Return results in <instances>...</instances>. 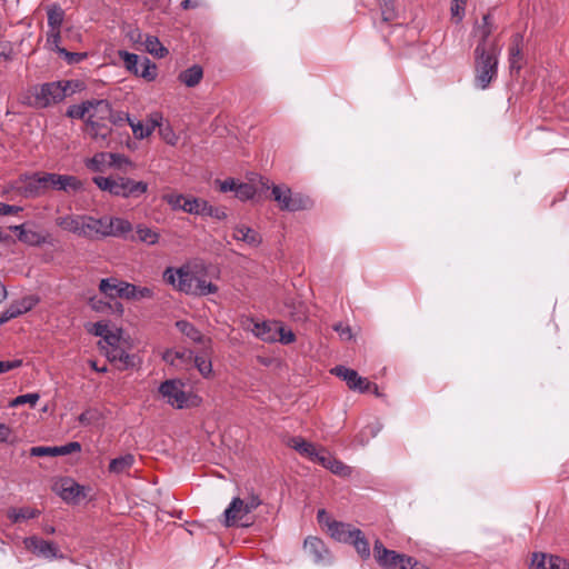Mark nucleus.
Masks as SVG:
<instances>
[{"label":"nucleus","mask_w":569,"mask_h":569,"mask_svg":"<svg viewBox=\"0 0 569 569\" xmlns=\"http://www.w3.org/2000/svg\"><path fill=\"white\" fill-rule=\"evenodd\" d=\"M92 181L101 191L123 199L139 198L149 190V184L146 181L133 180L122 174L97 176L92 178Z\"/></svg>","instance_id":"1"},{"label":"nucleus","mask_w":569,"mask_h":569,"mask_svg":"<svg viewBox=\"0 0 569 569\" xmlns=\"http://www.w3.org/2000/svg\"><path fill=\"white\" fill-rule=\"evenodd\" d=\"M500 49L483 50L475 48V84L479 89H487L498 76Z\"/></svg>","instance_id":"2"},{"label":"nucleus","mask_w":569,"mask_h":569,"mask_svg":"<svg viewBox=\"0 0 569 569\" xmlns=\"http://www.w3.org/2000/svg\"><path fill=\"white\" fill-rule=\"evenodd\" d=\"M99 290L108 298H122L127 300L151 299L154 296L153 289L149 287H137L117 278H106L100 281Z\"/></svg>","instance_id":"3"},{"label":"nucleus","mask_w":569,"mask_h":569,"mask_svg":"<svg viewBox=\"0 0 569 569\" xmlns=\"http://www.w3.org/2000/svg\"><path fill=\"white\" fill-rule=\"evenodd\" d=\"M272 198L278 203L279 208L284 211H299L307 210L312 207V200L299 192H292L286 186H273Z\"/></svg>","instance_id":"4"},{"label":"nucleus","mask_w":569,"mask_h":569,"mask_svg":"<svg viewBox=\"0 0 569 569\" xmlns=\"http://www.w3.org/2000/svg\"><path fill=\"white\" fill-rule=\"evenodd\" d=\"M70 92L69 81L48 82L36 89L34 101L37 107L47 108L63 100Z\"/></svg>","instance_id":"5"},{"label":"nucleus","mask_w":569,"mask_h":569,"mask_svg":"<svg viewBox=\"0 0 569 569\" xmlns=\"http://www.w3.org/2000/svg\"><path fill=\"white\" fill-rule=\"evenodd\" d=\"M373 556L376 561L386 569H407L410 563V557L387 549L380 540L373 545Z\"/></svg>","instance_id":"6"},{"label":"nucleus","mask_w":569,"mask_h":569,"mask_svg":"<svg viewBox=\"0 0 569 569\" xmlns=\"http://www.w3.org/2000/svg\"><path fill=\"white\" fill-rule=\"evenodd\" d=\"M13 189L24 198H36L43 194L47 191L44 172L21 176L14 181Z\"/></svg>","instance_id":"7"},{"label":"nucleus","mask_w":569,"mask_h":569,"mask_svg":"<svg viewBox=\"0 0 569 569\" xmlns=\"http://www.w3.org/2000/svg\"><path fill=\"white\" fill-rule=\"evenodd\" d=\"M28 551L46 560L63 559V555L57 543L44 540L38 536H31L23 540Z\"/></svg>","instance_id":"8"},{"label":"nucleus","mask_w":569,"mask_h":569,"mask_svg":"<svg viewBox=\"0 0 569 569\" xmlns=\"http://www.w3.org/2000/svg\"><path fill=\"white\" fill-rule=\"evenodd\" d=\"M184 385L180 380H166L159 387V393L167 402L178 409H182L188 403V395L183 390Z\"/></svg>","instance_id":"9"},{"label":"nucleus","mask_w":569,"mask_h":569,"mask_svg":"<svg viewBox=\"0 0 569 569\" xmlns=\"http://www.w3.org/2000/svg\"><path fill=\"white\" fill-rule=\"evenodd\" d=\"M493 29L491 14H483L481 22H477L472 30V34L478 38L476 48H482L483 50L500 49L495 40H490Z\"/></svg>","instance_id":"10"},{"label":"nucleus","mask_w":569,"mask_h":569,"mask_svg":"<svg viewBox=\"0 0 569 569\" xmlns=\"http://www.w3.org/2000/svg\"><path fill=\"white\" fill-rule=\"evenodd\" d=\"M47 191L49 189L59 191H79L83 183L74 176L44 172Z\"/></svg>","instance_id":"11"},{"label":"nucleus","mask_w":569,"mask_h":569,"mask_svg":"<svg viewBox=\"0 0 569 569\" xmlns=\"http://www.w3.org/2000/svg\"><path fill=\"white\" fill-rule=\"evenodd\" d=\"M303 551L316 565H328L331 561L330 551L317 537L310 536L305 539Z\"/></svg>","instance_id":"12"},{"label":"nucleus","mask_w":569,"mask_h":569,"mask_svg":"<svg viewBox=\"0 0 569 569\" xmlns=\"http://www.w3.org/2000/svg\"><path fill=\"white\" fill-rule=\"evenodd\" d=\"M28 223L11 226L10 230L17 232V238L20 242L31 247H40L48 242V234L28 228Z\"/></svg>","instance_id":"13"},{"label":"nucleus","mask_w":569,"mask_h":569,"mask_svg":"<svg viewBox=\"0 0 569 569\" xmlns=\"http://www.w3.org/2000/svg\"><path fill=\"white\" fill-rule=\"evenodd\" d=\"M111 132L112 129L103 121L93 119H87L86 121L84 133L100 147L108 146Z\"/></svg>","instance_id":"14"},{"label":"nucleus","mask_w":569,"mask_h":569,"mask_svg":"<svg viewBox=\"0 0 569 569\" xmlns=\"http://www.w3.org/2000/svg\"><path fill=\"white\" fill-rule=\"evenodd\" d=\"M102 352L110 362L117 365L119 370H126L134 366L133 356L129 355L121 343L111 348L106 346V350Z\"/></svg>","instance_id":"15"},{"label":"nucleus","mask_w":569,"mask_h":569,"mask_svg":"<svg viewBox=\"0 0 569 569\" xmlns=\"http://www.w3.org/2000/svg\"><path fill=\"white\" fill-rule=\"evenodd\" d=\"M523 36L515 33L511 37V42L508 52L509 67L511 72H519L523 63L522 54Z\"/></svg>","instance_id":"16"},{"label":"nucleus","mask_w":569,"mask_h":569,"mask_svg":"<svg viewBox=\"0 0 569 569\" xmlns=\"http://www.w3.org/2000/svg\"><path fill=\"white\" fill-rule=\"evenodd\" d=\"M316 462L320 463L322 467L329 469L332 473L340 477H349L351 475V468L345 465L342 461L332 457L327 450L321 449V453L319 455Z\"/></svg>","instance_id":"17"},{"label":"nucleus","mask_w":569,"mask_h":569,"mask_svg":"<svg viewBox=\"0 0 569 569\" xmlns=\"http://www.w3.org/2000/svg\"><path fill=\"white\" fill-rule=\"evenodd\" d=\"M56 224L61 229L84 237V214H67L58 217Z\"/></svg>","instance_id":"18"},{"label":"nucleus","mask_w":569,"mask_h":569,"mask_svg":"<svg viewBox=\"0 0 569 569\" xmlns=\"http://www.w3.org/2000/svg\"><path fill=\"white\" fill-rule=\"evenodd\" d=\"M132 231V224L129 220L118 217H108V227L104 228L107 237H124Z\"/></svg>","instance_id":"19"},{"label":"nucleus","mask_w":569,"mask_h":569,"mask_svg":"<svg viewBox=\"0 0 569 569\" xmlns=\"http://www.w3.org/2000/svg\"><path fill=\"white\" fill-rule=\"evenodd\" d=\"M356 528H352L348 523H343L336 520L327 521V530L331 538L339 542L348 543L349 540L352 539L353 532Z\"/></svg>","instance_id":"20"},{"label":"nucleus","mask_w":569,"mask_h":569,"mask_svg":"<svg viewBox=\"0 0 569 569\" xmlns=\"http://www.w3.org/2000/svg\"><path fill=\"white\" fill-rule=\"evenodd\" d=\"M247 515L248 512H244L243 500L240 498H233L229 507L224 510L226 526L230 527L236 523L247 526V523L242 522Z\"/></svg>","instance_id":"21"},{"label":"nucleus","mask_w":569,"mask_h":569,"mask_svg":"<svg viewBox=\"0 0 569 569\" xmlns=\"http://www.w3.org/2000/svg\"><path fill=\"white\" fill-rule=\"evenodd\" d=\"M84 238H107L104 234V228L108 227V217L94 218L84 214Z\"/></svg>","instance_id":"22"},{"label":"nucleus","mask_w":569,"mask_h":569,"mask_svg":"<svg viewBox=\"0 0 569 569\" xmlns=\"http://www.w3.org/2000/svg\"><path fill=\"white\" fill-rule=\"evenodd\" d=\"M254 336L267 342L278 341L279 323L278 322H262L254 323L252 329Z\"/></svg>","instance_id":"23"},{"label":"nucleus","mask_w":569,"mask_h":569,"mask_svg":"<svg viewBox=\"0 0 569 569\" xmlns=\"http://www.w3.org/2000/svg\"><path fill=\"white\" fill-rule=\"evenodd\" d=\"M90 111L88 112V119L98 121L108 120L111 116V104L108 100H89Z\"/></svg>","instance_id":"24"},{"label":"nucleus","mask_w":569,"mask_h":569,"mask_svg":"<svg viewBox=\"0 0 569 569\" xmlns=\"http://www.w3.org/2000/svg\"><path fill=\"white\" fill-rule=\"evenodd\" d=\"M331 373L346 381L347 386L351 390H353L355 387H359L358 383H363L362 377H360L356 370L347 368L345 366H337L332 368Z\"/></svg>","instance_id":"25"},{"label":"nucleus","mask_w":569,"mask_h":569,"mask_svg":"<svg viewBox=\"0 0 569 569\" xmlns=\"http://www.w3.org/2000/svg\"><path fill=\"white\" fill-rule=\"evenodd\" d=\"M290 446L296 449L302 456L308 457L310 460L316 461L321 453V449L318 450L315 445L306 441L300 437H295L290 440Z\"/></svg>","instance_id":"26"},{"label":"nucleus","mask_w":569,"mask_h":569,"mask_svg":"<svg viewBox=\"0 0 569 569\" xmlns=\"http://www.w3.org/2000/svg\"><path fill=\"white\" fill-rule=\"evenodd\" d=\"M179 281L177 283V290L184 292L187 295L194 293V284L197 281V276H194L191 271L186 268H179Z\"/></svg>","instance_id":"27"},{"label":"nucleus","mask_w":569,"mask_h":569,"mask_svg":"<svg viewBox=\"0 0 569 569\" xmlns=\"http://www.w3.org/2000/svg\"><path fill=\"white\" fill-rule=\"evenodd\" d=\"M159 233L143 224H138L136 229V234H131L129 239L131 241H141L143 243H147L149 246L156 244L159 241Z\"/></svg>","instance_id":"28"},{"label":"nucleus","mask_w":569,"mask_h":569,"mask_svg":"<svg viewBox=\"0 0 569 569\" xmlns=\"http://www.w3.org/2000/svg\"><path fill=\"white\" fill-rule=\"evenodd\" d=\"M134 463V456L127 453L124 456L114 458L109 463V471L116 475H122L129 472Z\"/></svg>","instance_id":"29"},{"label":"nucleus","mask_w":569,"mask_h":569,"mask_svg":"<svg viewBox=\"0 0 569 569\" xmlns=\"http://www.w3.org/2000/svg\"><path fill=\"white\" fill-rule=\"evenodd\" d=\"M233 238L253 247L261 242L259 233L246 226H237L233 231Z\"/></svg>","instance_id":"30"},{"label":"nucleus","mask_w":569,"mask_h":569,"mask_svg":"<svg viewBox=\"0 0 569 569\" xmlns=\"http://www.w3.org/2000/svg\"><path fill=\"white\" fill-rule=\"evenodd\" d=\"M203 77V70L200 66L193 64L179 74V80L189 88L196 87Z\"/></svg>","instance_id":"31"},{"label":"nucleus","mask_w":569,"mask_h":569,"mask_svg":"<svg viewBox=\"0 0 569 569\" xmlns=\"http://www.w3.org/2000/svg\"><path fill=\"white\" fill-rule=\"evenodd\" d=\"M81 492V487L72 479H63L60 485V496L64 501H74Z\"/></svg>","instance_id":"32"},{"label":"nucleus","mask_w":569,"mask_h":569,"mask_svg":"<svg viewBox=\"0 0 569 569\" xmlns=\"http://www.w3.org/2000/svg\"><path fill=\"white\" fill-rule=\"evenodd\" d=\"M348 543L353 545L359 556L363 559L370 557V546L360 529H355L352 539Z\"/></svg>","instance_id":"33"},{"label":"nucleus","mask_w":569,"mask_h":569,"mask_svg":"<svg viewBox=\"0 0 569 569\" xmlns=\"http://www.w3.org/2000/svg\"><path fill=\"white\" fill-rule=\"evenodd\" d=\"M47 14L50 30H60L64 19L62 8L59 4H51L47 8Z\"/></svg>","instance_id":"34"},{"label":"nucleus","mask_w":569,"mask_h":569,"mask_svg":"<svg viewBox=\"0 0 569 569\" xmlns=\"http://www.w3.org/2000/svg\"><path fill=\"white\" fill-rule=\"evenodd\" d=\"M39 511L30 507L11 508L8 510V518L17 523L23 520L33 519L39 516Z\"/></svg>","instance_id":"35"},{"label":"nucleus","mask_w":569,"mask_h":569,"mask_svg":"<svg viewBox=\"0 0 569 569\" xmlns=\"http://www.w3.org/2000/svg\"><path fill=\"white\" fill-rule=\"evenodd\" d=\"M143 44L146 50L156 58H163L169 52L156 36H146Z\"/></svg>","instance_id":"36"},{"label":"nucleus","mask_w":569,"mask_h":569,"mask_svg":"<svg viewBox=\"0 0 569 569\" xmlns=\"http://www.w3.org/2000/svg\"><path fill=\"white\" fill-rule=\"evenodd\" d=\"M110 152H98L86 160V167L93 172H102L108 166Z\"/></svg>","instance_id":"37"},{"label":"nucleus","mask_w":569,"mask_h":569,"mask_svg":"<svg viewBox=\"0 0 569 569\" xmlns=\"http://www.w3.org/2000/svg\"><path fill=\"white\" fill-rule=\"evenodd\" d=\"M177 329L194 342H202V333L190 322L186 320H179L176 322Z\"/></svg>","instance_id":"38"},{"label":"nucleus","mask_w":569,"mask_h":569,"mask_svg":"<svg viewBox=\"0 0 569 569\" xmlns=\"http://www.w3.org/2000/svg\"><path fill=\"white\" fill-rule=\"evenodd\" d=\"M108 167L127 172L129 169L134 168V163L124 154L110 152Z\"/></svg>","instance_id":"39"},{"label":"nucleus","mask_w":569,"mask_h":569,"mask_svg":"<svg viewBox=\"0 0 569 569\" xmlns=\"http://www.w3.org/2000/svg\"><path fill=\"white\" fill-rule=\"evenodd\" d=\"M136 76H139L148 81H152L157 77V67L153 62L150 61V59L144 57L139 66V72H137Z\"/></svg>","instance_id":"40"},{"label":"nucleus","mask_w":569,"mask_h":569,"mask_svg":"<svg viewBox=\"0 0 569 569\" xmlns=\"http://www.w3.org/2000/svg\"><path fill=\"white\" fill-rule=\"evenodd\" d=\"M119 57L122 59L127 70L134 74L139 72L141 61L138 54L128 51H119Z\"/></svg>","instance_id":"41"},{"label":"nucleus","mask_w":569,"mask_h":569,"mask_svg":"<svg viewBox=\"0 0 569 569\" xmlns=\"http://www.w3.org/2000/svg\"><path fill=\"white\" fill-rule=\"evenodd\" d=\"M120 343H121V330L118 329L116 331L110 330L106 335V337L98 342V346L101 351H104L106 346L111 348V347H116Z\"/></svg>","instance_id":"42"},{"label":"nucleus","mask_w":569,"mask_h":569,"mask_svg":"<svg viewBox=\"0 0 569 569\" xmlns=\"http://www.w3.org/2000/svg\"><path fill=\"white\" fill-rule=\"evenodd\" d=\"M194 289V296H207L217 292L218 287L212 282H208L204 279L197 277Z\"/></svg>","instance_id":"43"},{"label":"nucleus","mask_w":569,"mask_h":569,"mask_svg":"<svg viewBox=\"0 0 569 569\" xmlns=\"http://www.w3.org/2000/svg\"><path fill=\"white\" fill-rule=\"evenodd\" d=\"M192 359V352L191 351H173L168 350L163 355V360L173 365L178 366L177 360H191Z\"/></svg>","instance_id":"44"},{"label":"nucleus","mask_w":569,"mask_h":569,"mask_svg":"<svg viewBox=\"0 0 569 569\" xmlns=\"http://www.w3.org/2000/svg\"><path fill=\"white\" fill-rule=\"evenodd\" d=\"M90 106L89 100L81 104L71 106L67 111V116L76 119H83L90 111Z\"/></svg>","instance_id":"45"},{"label":"nucleus","mask_w":569,"mask_h":569,"mask_svg":"<svg viewBox=\"0 0 569 569\" xmlns=\"http://www.w3.org/2000/svg\"><path fill=\"white\" fill-rule=\"evenodd\" d=\"M254 193V187L249 183H238L234 191L236 197L242 201L251 199Z\"/></svg>","instance_id":"46"},{"label":"nucleus","mask_w":569,"mask_h":569,"mask_svg":"<svg viewBox=\"0 0 569 569\" xmlns=\"http://www.w3.org/2000/svg\"><path fill=\"white\" fill-rule=\"evenodd\" d=\"M202 202H203V199L187 198V201H183V211L187 213H190V214L200 216Z\"/></svg>","instance_id":"47"},{"label":"nucleus","mask_w":569,"mask_h":569,"mask_svg":"<svg viewBox=\"0 0 569 569\" xmlns=\"http://www.w3.org/2000/svg\"><path fill=\"white\" fill-rule=\"evenodd\" d=\"M193 361L194 366L203 377H208L211 373L212 365L211 361H209L206 357L196 356Z\"/></svg>","instance_id":"48"},{"label":"nucleus","mask_w":569,"mask_h":569,"mask_svg":"<svg viewBox=\"0 0 569 569\" xmlns=\"http://www.w3.org/2000/svg\"><path fill=\"white\" fill-rule=\"evenodd\" d=\"M40 396L39 393H26V395H21V396H18L17 398H14L10 406L11 407H18V406H21V405H24V403H30L31 406H34L38 400H39Z\"/></svg>","instance_id":"49"},{"label":"nucleus","mask_w":569,"mask_h":569,"mask_svg":"<svg viewBox=\"0 0 569 569\" xmlns=\"http://www.w3.org/2000/svg\"><path fill=\"white\" fill-rule=\"evenodd\" d=\"M38 301L39 300L37 297L28 296V297L22 298L19 301H16L14 306H17V308L21 311V315H23V313L28 312L29 310H31L38 303Z\"/></svg>","instance_id":"50"},{"label":"nucleus","mask_w":569,"mask_h":569,"mask_svg":"<svg viewBox=\"0 0 569 569\" xmlns=\"http://www.w3.org/2000/svg\"><path fill=\"white\" fill-rule=\"evenodd\" d=\"M30 455L33 457H56L59 456L58 447H32L30 449Z\"/></svg>","instance_id":"51"},{"label":"nucleus","mask_w":569,"mask_h":569,"mask_svg":"<svg viewBox=\"0 0 569 569\" xmlns=\"http://www.w3.org/2000/svg\"><path fill=\"white\" fill-rule=\"evenodd\" d=\"M61 40L60 30H49L47 34V47L50 50L56 51L59 53V49H62L59 43Z\"/></svg>","instance_id":"52"},{"label":"nucleus","mask_w":569,"mask_h":569,"mask_svg":"<svg viewBox=\"0 0 569 569\" xmlns=\"http://www.w3.org/2000/svg\"><path fill=\"white\" fill-rule=\"evenodd\" d=\"M129 124L137 139L147 138L152 133V129L150 127H144L141 122H133L131 120Z\"/></svg>","instance_id":"53"},{"label":"nucleus","mask_w":569,"mask_h":569,"mask_svg":"<svg viewBox=\"0 0 569 569\" xmlns=\"http://www.w3.org/2000/svg\"><path fill=\"white\" fill-rule=\"evenodd\" d=\"M112 124L122 127L126 122L130 123L131 119L127 112L113 111L111 109V116L108 119Z\"/></svg>","instance_id":"54"},{"label":"nucleus","mask_w":569,"mask_h":569,"mask_svg":"<svg viewBox=\"0 0 569 569\" xmlns=\"http://www.w3.org/2000/svg\"><path fill=\"white\" fill-rule=\"evenodd\" d=\"M21 315V311L11 303L3 312L0 313V326L4 325L11 319H14Z\"/></svg>","instance_id":"55"},{"label":"nucleus","mask_w":569,"mask_h":569,"mask_svg":"<svg viewBox=\"0 0 569 569\" xmlns=\"http://www.w3.org/2000/svg\"><path fill=\"white\" fill-rule=\"evenodd\" d=\"M164 200L173 210L183 211V201H187V197L183 194H168L164 197Z\"/></svg>","instance_id":"56"},{"label":"nucleus","mask_w":569,"mask_h":569,"mask_svg":"<svg viewBox=\"0 0 569 569\" xmlns=\"http://www.w3.org/2000/svg\"><path fill=\"white\" fill-rule=\"evenodd\" d=\"M548 557L545 553H533L530 562V569H547Z\"/></svg>","instance_id":"57"},{"label":"nucleus","mask_w":569,"mask_h":569,"mask_svg":"<svg viewBox=\"0 0 569 569\" xmlns=\"http://www.w3.org/2000/svg\"><path fill=\"white\" fill-rule=\"evenodd\" d=\"M547 569H569V561L558 556H549Z\"/></svg>","instance_id":"58"},{"label":"nucleus","mask_w":569,"mask_h":569,"mask_svg":"<svg viewBox=\"0 0 569 569\" xmlns=\"http://www.w3.org/2000/svg\"><path fill=\"white\" fill-rule=\"evenodd\" d=\"M382 20L386 22L392 21L396 18V11L393 7L392 0L385 1V4L381 9Z\"/></svg>","instance_id":"59"},{"label":"nucleus","mask_w":569,"mask_h":569,"mask_svg":"<svg viewBox=\"0 0 569 569\" xmlns=\"http://www.w3.org/2000/svg\"><path fill=\"white\" fill-rule=\"evenodd\" d=\"M59 54L63 57L68 63H78L86 57L84 53L79 52H69L66 49H59Z\"/></svg>","instance_id":"60"},{"label":"nucleus","mask_w":569,"mask_h":569,"mask_svg":"<svg viewBox=\"0 0 569 569\" xmlns=\"http://www.w3.org/2000/svg\"><path fill=\"white\" fill-rule=\"evenodd\" d=\"M296 340V336L291 330H287L279 323L278 341L283 345H289Z\"/></svg>","instance_id":"61"},{"label":"nucleus","mask_w":569,"mask_h":569,"mask_svg":"<svg viewBox=\"0 0 569 569\" xmlns=\"http://www.w3.org/2000/svg\"><path fill=\"white\" fill-rule=\"evenodd\" d=\"M163 280L177 289V283L179 281L178 269H173L171 267L167 268L163 272Z\"/></svg>","instance_id":"62"},{"label":"nucleus","mask_w":569,"mask_h":569,"mask_svg":"<svg viewBox=\"0 0 569 569\" xmlns=\"http://www.w3.org/2000/svg\"><path fill=\"white\" fill-rule=\"evenodd\" d=\"M81 450V445L77 441L69 442L64 446L58 447L59 456H66L72 452H79Z\"/></svg>","instance_id":"63"},{"label":"nucleus","mask_w":569,"mask_h":569,"mask_svg":"<svg viewBox=\"0 0 569 569\" xmlns=\"http://www.w3.org/2000/svg\"><path fill=\"white\" fill-rule=\"evenodd\" d=\"M333 330L339 333L340 338L345 341H349L352 339L351 328L349 326H345L339 322L333 326Z\"/></svg>","instance_id":"64"}]
</instances>
